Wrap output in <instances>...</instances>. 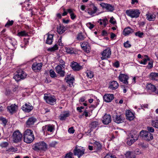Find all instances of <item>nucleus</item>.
Segmentation results:
<instances>
[{"instance_id": "1", "label": "nucleus", "mask_w": 158, "mask_h": 158, "mask_svg": "<svg viewBox=\"0 0 158 158\" xmlns=\"http://www.w3.org/2000/svg\"><path fill=\"white\" fill-rule=\"evenodd\" d=\"M24 141L27 143H30L34 140L35 137L33 131L27 129L23 133Z\"/></svg>"}, {"instance_id": "2", "label": "nucleus", "mask_w": 158, "mask_h": 158, "mask_svg": "<svg viewBox=\"0 0 158 158\" xmlns=\"http://www.w3.org/2000/svg\"><path fill=\"white\" fill-rule=\"evenodd\" d=\"M32 149L34 151H45L47 148V145L44 141H40L34 143L32 146Z\"/></svg>"}, {"instance_id": "3", "label": "nucleus", "mask_w": 158, "mask_h": 158, "mask_svg": "<svg viewBox=\"0 0 158 158\" xmlns=\"http://www.w3.org/2000/svg\"><path fill=\"white\" fill-rule=\"evenodd\" d=\"M129 136L127 139V143L129 145H131L138 139L139 134L137 133L136 131H134L132 133H130Z\"/></svg>"}, {"instance_id": "4", "label": "nucleus", "mask_w": 158, "mask_h": 158, "mask_svg": "<svg viewBox=\"0 0 158 158\" xmlns=\"http://www.w3.org/2000/svg\"><path fill=\"white\" fill-rule=\"evenodd\" d=\"M27 75L22 69L18 70L15 73L13 77L14 78L16 81H19L21 79H24L26 77Z\"/></svg>"}, {"instance_id": "5", "label": "nucleus", "mask_w": 158, "mask_h": 158, "mask_svg": "<svg viewBox=\"0 0 158 158\" xmlns=\"http://www.w3.org/2000/svg\"><path fill=\"white\" fill-rule=\"evenodd\" d=\"M126 14L131 18H138L140 13L139 10L138 9L127 10L126 11Z\"/></svg>"}, {"instance_id": "6", "label": "nucleus", "mask_w": 158, "mask_h": 158, "mask_svg": "<svg viewBox=\"0 0 158 158\" xmlns=\"http://www.w3.org/2000/svg\"><path fill=\"white\" fill-rule=\"evenodd\" d=\"M22 135L19 131H15L12 135L13 141L14 143H17L22 140Z\"/></svg>"}, {"instance_id": "7", "label": "nucleus", "mask_w": 158, "mask_h": 158, "mask_svg": "<svg viewBox=\"0 0 158 158\" xmlns=\"http://www.w3.org/2000/svg\"><path fill=\"white\" fill-rule=\"evenodd\" d=\"M44 99L47 103L50 104L54 105L56 103V99L54 96L46 94H44Z\"/></svg>"}, {"instance_id": "8", "label": "nucleus", "mask_w": 158, "mask_h": 158, "mask_svg": "<svg viewBox=\"0 0 158 158\" xmlns=\"http://www.w3.org/2000/svg\"><path fill=\"white\" fill-rule=\"evenodd\" d=\"M140 135L147 141H149L153 138L152 135L148 131H142L140 133Z\"/></svg>"}, {"instance_id": "9", "label": "nucleus", "mask_w": 158, "mask_h": 158, "mask_svg": "<svg viewBox=\"0 0 158 158\" xmlns=\"http://www.w3.org/2000/svg\"><path fill=\"white\" fill-rule=\"evenodd\" d=\"M111 54V50L109 48L104 50L102 53V56L101 57L102 60L107 59L110 57Z\"/></svg>"}, {"instance_id": "10", "label": "nucleus", "mask_w": 158, "mask_h": 158, "mask_svg": "<svg viewBox=\"0 0 158 158\" xmlns=\"http://www.w3.org/2000/svg\"><path fill=\"white\" fill-rule=\"evenodd\" d=\"M113 118L114 121L117 123H122L124 121V118L123 116L117 113L113 116Z\"/></svg>"}, {"instance_id": "11", "label": "nucleus", "mask_w": 158, "mask_h": 158, "mask_svg": "<svg viewBox=\"0 0 158 158\" xmlns=\"http://www.w3.org/2000/svg\"><path fill=\"white\" fill-rule=\"evenodd\" d=\"M85 149L83 147L75 148L74 150V154L75 155L78 156L79 158L83 155L85 153Z\"/></svg>"}, {"instance_id": "12", "label": "nucleus", "mask_w": 158, "mask_h": 158, "mask_svg": "<svg viewBox=\"0 0 158 158\" xmlns=\"http://www.w3.org/2000/svg\"><path fill=\"white\" fill-rule=\"evenodd\" d=\"M100 5L103 9H106L108 11L112 12L114 9V6L110 4L102 2Z\"/></svg>"}, {"instance_id": "13", "label": "nucleus", "mask_w": 158, "mask_h": 158, "mask_svg": "<svg viewBox=\"0 0 158 158\" xmlns=\"http://www.w3.org/2000/svg\"><path fill=\"white\" fill-rule=\"evenodd\" d=\"M70 66L72 69L75 71H79L82 69V67L78 63L74 61L71 63Z\"/></svg>"}, {"instance_id": "14", "label": "nucleus", "mask_w": 158, "mask_h": 158, "mask_svg": "<svg viewBox=\"0 0 158 158\" xmlns=\"http://www.w3.org/2000/svg\"><path fill=\"white\" fill-rule=\"evenodd\" d=\"M62 68L60 65H57L55 68L56 72L62 77H64L65 74V72L63 70Z\"/></svg>"}, {"instance_id": "15", "label": "nucleus", "mask_w": 158, "mask_h": 158, "mask_svg": "<svg viewBox=\"0 0 158 158\" xmlns=\"http://www.w3.org/2000/svg\"><path fill=\"white\" fill-rule=\"evenodd\" d=\"M55 126L54 125L52 124H49L45 126H44L42 127V130L44 132L45 131H48L52 132L53 131V130H54Z\"/></svg>"}, {"instance_id": "16", "label": "nucleus", "mask_w": 158, "mask_h": 158, "mask_svg": "<svg viewBox=\"0 0 158 158\" xmlns=\"http://www.w3.org/2000/svg\"><path fill=\"white\" fill-rule=\"evenodd\" d=\"M128 78L127 76L123 74H120L118 77L119 80L126 85H127L128 84L127 81Z\"/></svg>"}, {"instance_id": "17", "label": "nucleus", "mask_w": 158, "mask_h": 158, "mask_svg": "<svg viewBox=\"0 0 158 158\" xmlns=\"http://www.w3.org/2000/svg\"><path fill=\"white\" fill-rule=\"evenodd\" d=\"M97 10V7L94 4H92L90 5V8H89L86 11L90 15H92L96 13Z\"/></svg>"}, {"instance_id": "18", "label": "nucleus", "mask_w": 158, "mask_h": 158, "mask_svg": "<svg viewBox=\"0 0 158 158\" xmlns=\"http://www.w3.org/2000/svg\"><path fill=\"white\" fill-rule=\"evenodd\" d=\"M42 65L41 63L34 62L32 66V68L33 70L36 72L41 69Z\"/></svg>"}, {"instance_id": "19", "label": "nucleus", "mask_w": 158, "mask_h": 158, "mask_svg": "<svg viewBox=\"0 0 158 158\" xmlns=\"http://www.w3.org/2000/svg\"><path fill=\"white\" fill-rule=\"evenodd\" d=\"M22 109L25 112H29L33 109V107L29 103H26L22 107Z\"/></svg>"}, {"instance_id": "20", "label": "nucleus", "mask_w": 158, "mask_h": 158, "mask_svg": "<svg viewBox=\"0 0 158 158\" xmlns=\"http://www.w3.org/2000/svg\"><path fill=\"white\" fill-rule=\"evenodd\" d=\"M111 121V118L110 115L105 114L103 117L102 122L105 124H108Z\"/></svg>"}, {"instance_id": "21", "label": "nucleus", "mask_w": 158, "mask_h": 158, "mask_svg": "<svg viewBox=\"0 0 158 158\" xmlns=\"http://www.w3.org/2000/svg\"><path fill=\"white\" fill-rule=\"evenodd\" d=\"M126 115L127 119L129 121L133 120L134 118V115L130 110H128L126 111Z\"/></svg>"}, {"instance_id": "22", "label": "nucleus", "mask_w": 158, "mask_h": 158, "mask_svg": "<svg viewBox=\"0 0 158 158\" xmlns=\"http://www.w3.org/2000/svg\"><path fill=\"white\" fill-rule=\"evenodd\" d=\"M146 88L149 92H156V88L155 85L151 84H148L146 86Z\"/></svg>"}, {"instance_id": "23", "label": "nucleus", "mask_w": 158, "mask_h": 158, "mask_svg": "<svg viewBox=\"0 0 158 158\" xmlns=\"http://www.w3.org/2000/svg\"><path fill=\"white\" fill-rule=\"evenodd\" d=\"M114 98L113 94H106L103 97L104 101L107 102H111Z\"/></svg>"}, {"instance_id": "24", "label": "nucleus", "mask_w": 158, "mask_h": 158, "mask_svg": "<svg viewBox=\"0 0 158 158\" xmlns=\"http://www.w3.org/2000/svg\"><path fill=\"white\" fill-rule=\"evenodd\" d=\"M118 86V84L117 82L113 81L110 82L109 87L111 89L114 90L117 89Z\"/></svg>"}, {"instance_id": "25", "label": "nucleus", "mask_w": 158, "mask_h": 158, "mask_svg": "<svg viewBox=\"0 0 158 158\" xmlns=\"http://www.w3.org/2000/svg\"><path fill=\"white\" fill-rule=\"evenodd\" d=\"M57 29L58 33L60 34H62L66 30L65 27L63 25L61 24H60L57 27Z\"/></svg>"}, {"instance_id": "26", "label": "nucleus", "mask_w": 158, "mask_h": 158, "mask_svg": "<svg viewBox=\"0 0 158 158\" xmlns=\"http://www.w3.org/2000/svg\"><path fill=\"white\" fill-rule=\"evenodd\" d=\"M36 120L35 118L33 117H31L29 118L26 122V124L27 125L30 126L34 124Z\"/></svg>"}, {"instance_id": "27", "label": "nucleus", "mask_w": 158, "mask_h": 158, "mask_svg": "<svg viewBox=\"0 0 158 158\" xmlns=\"http://www.w3.org/2000/svg\"><path fill=\"white\" fill-rule=\"evenodd\" d=\"M134 32V30L131 28L128 27L124 30L123 34L125 36L128 35Z\"/></svg>"}, {"instance_id": "28", "label": "nucleus", "mask_w": 158, "mask_h": 158, "mask_svg": "<svg viewBox=\"0 0 158 158\" xmlns=\"http://www.w3.org/2000/svg\"><path fill=\"white\" fill-rule=\"evenodd\" d=\"M149 77L151 80L158 81V73L154 72L151 73L149 76Z\"/></svg>"}, {"instance_id": "29", "label": "nucleus", "mask_w": 158, "mask_h": 158, "mask_svg": "<svg viewBox=\"0 0 158 158\" xmlns=\"http://www.w3.org/2000/svg\"><path fill=\"white\" fill-rule=\"evenodd\" d=\"M146 16L147 19L149 21H154L156 18V15L154 14L149 13L146 14Z\"/></svg>"}, {"instance_id": "30", "label": "nucleus", "mask_w": 158, "mask_h": 158, "mask_svg": "<svg viewBox=\"0 0 158 158\" xmlns=\"http://www.w3.org/2000/svg\"><path fill=\"white\" fill-rule=\"evenodd\" d=\"M81 47L83 50L87 52H88L89 51V47L87 44V43L84 42L81 44Z\"/></svg>"}, {"instance_id": "31", "label": "nucleus", "mask_w": 158, "mask_h": 158, "mask_svg": "<svg viewBox=\"0 0 158 158\" xmlns=\"http://www.w3.org/2000/svg\"><path fill=\"white\" fill-rule=\"evenodd\" d=\"M47 35H48V37L46 40V43L48 44H52L53 41V35L48 34H47Z\"/></svg>"}, {"instance_id": "32", "label": "nucleus", "mask_w": 158, "mask_h": 158, "mask_svg": "<svg viewBox=\"0 0 158 158\" xmlns=\"http://www.w3.org/2000/svg\"><path fill=\"white\" fill-rule=\"evenodd\" d=\"M126 158H135V156L133 152H127L125 154Z\"/></svg>"}, {"instance_id": "33", "label": "nucleus", "mask_w": 158, "mask_h": 158, "mask_svg": "<svg viewBox=\"0 0 158 158\" xmlns=\"http://www.w3.org/2000/svg\"><path fill=\"white\" fill-rule=\"evenodd\" d=\"M16 106L15 104L12 105L10 106L7 107V109L10 113H13L15 111Z\"/></svg>"}, {"instance_id": "34", "label": "nucleus", "mask_w": 158, "mask_h": 158, "mask_svg": "<svg viewBox=\"0 0 158 158\" xmlns=\"http://www.w3.org/2000/svg\"><path fill=\"white\" fill-rule=\"evenodd\" d=\"M94 147L97 150L99 151L102 149V146L101 143L97 141H95L94 143Z\"/></svg>"}, {"instance_id": "35", "label": "nucleus", "mask_w": 158, "mask_h": 158, "mask_svg": "<svg viewBox=\"0 0 158 158\" xmlns=\"http://www.w3.org/2000/svg\"><path fill=\"white\" fill-rule=\"evenodd\" d=\"M69 112H67L63 114H61L60 115V119L61 120H65L66 118L69 116Z\"/></svg>"}, {"instance_id": "36", "label": "nucleus", "mask_w": 158, "mask_h": 158, "mask_svg": "<svg viewBox=\"0 0 158 158\" xmlns=\"http://www.w3.org/2000/svg\"><path fill=\"white\" fill-rule=\"evenodd\" d=\"M17 35L19 36H26L28 35V33L25 31L19 32Z\"/></svg>"}, {"instance_id": "37", "label": "nucleus", "mask_w": 158, "mask_h": 158, "mask_svg": "<svg viewBox=\"0 0 158 158\" xmlns=\"http://www.w3.org/2000/svg\"><path fill=\"white\" fill-rule=\"evenodd\" d=\"M144 56L145 57V58H144L140 62V63L141 64H146L147 63L148 61H149L150 60L149 58L148 57V56L145 55Z\"/></svg>"}, {"instance_id": "38", "label": "nucleus", "mask_w": 158, "mask_h": 158, "mask_svg": "<svg viewBox=\"0 0 158 158\" xmlns=\"http://www.w3.org/2000/svg\"><path fill=\"white\" fill-rule=\"evenodd\" d=\"M99 124L98 122L94 121L91 123L90 124V126L91 128H94L97 127Z\"/></svg>"}, {"instance_id": "39", "label": "nucleus", "mask_w": 158, "mask_h": 158, "mask_svg": "<svg viewBox=\"0 0 158 158\" xmlns=\"http://www.w3.org/2000/svg\"><path fill=\"white\" fill-rule=\"evenodd\" d=\"M66 52L68 53L72 54L74 53V50L73 48H65Z\"/></svg>"}, {"instance_id": "40", "label": "nucleus", "mask_w": 158, "mask_h": 158, "mask_svg": "<svg viewBox=\"0 0 158 158\" xmlns=\"http://www.w3.org/2000/svg\"><path fill=\"white\" fill-rule=\"evenodd\" d=\"M58 61L59 62V64L58 65H60L64 68L65 67V62L60 58L59 59Z\"/></svg>"}, {"instance_id": "41", "label": "nucleus", "mask_w": 158, "mask_h": 158, "mask_svg": "<svg viewBox=\"0 0 158 158\" xmlns=\"http://www.w3.org/2000/svg\"><path fill=\"white\" fill-rule=\"evenodd\" d=\"M152 124L154 127L158 128V119L152 120Z\"/></svg>"}, {"instance_id": "42", "label": "nucleus", "mask_w": 158, "mask_h": 158, "mask_svg": "<svg viewBox=\"0 0 158 158\" xmlns=\"http://www.w3.org/2000/svg\"><path fill=\"white\" fill-rule=\"evenodd\" d=\"M85 38L84 35L81 33L78 34L77 36V39L79 40H83Z\"/></svg>"}, {"instance_id": "43", "label": "nucleus", "mask_w": 158, "mask_h": 158, "mask_svg": "<svg viewBox=\"0 0 158 158\" xmlns=\"http://www.w3.org/2000/svg\"><path fill=\"white\" fill-rule=\"evenodd\" d=\"M58 49V45L57 44H55L53 47L49 48L48 50L51 52H52L57 50Z\"/></svg>"}, {"instance_id": "44", "label": "nucleus", "mask_w": 158, "mask_h": 158, "mask_svg": "<svg viewBox=\"0 0 158 158\" xmlns=\"http://www.w3.org/2000/svg\"><path fill=\"white\" fill-rule=\"evenodd\" d=\"M86 73L87 76L88 77H89L90 78H91L93 77V73L91 71L88 70Z\"/></svg>"}, {"instance_id": "45", "label": "nucleus", "mask_w": 158, "mask_h": 158, "mask_svg": "<svg viewBox=\"0 0 158 158\" xmlns=\"http://www.w3.org/2000/svg\"><path fill=\"white\" fill-rule=\"evenodd\" d=\"M49 73L50 76L54 78L57 77L56 75L54 70H50Z\"/></svg>"}, {"instance_id": "46", "label": "nucleus", "mask_w": 158, "mask_h": 158, "mask_svg": "<svg viewBox=\"0 0 158 158\" xmlns=\"http://www.w3.org/2000/svg\"><path fill=\"white\" fill-rule=\"evenodd\" d=\"M143 33L142 32H141L140 31H138L135 33V35L138 36L140 38H142L143 37Z\"/></svg>"}, {"instance_id": "47", "label": "nucleus", "mask_w": 158, "mask_h": 158, "mask_svg": "<svg viewBox=\"0 0 158 158\" xmlns=\"http://www.w3.org/2000/svg\"><path fill=\"white\" fill-rule=\"evenodd\" d=\"M64 158H74L73 157V153L69 152L66 154Z\"/></svg>"}, {"instance_id": "48", "label": "nucleus", "mask_w": 158, "mask_h": 158, "mask_svg": "<svg viewBox=\"0 0 158 158\" xmlns=\"http://www.w3.org/2000/svg\"><path fill=\"white\" fill-rule=\"evenodd\" d=\"M14 21L13 20H8L6 23L5 25V27H8L10 26H11L13 23Z\"/></svg>"}, {"instance_id": "49", "label": "nucleus", "mask_w": 158, "mask_h": 158, "mask_svg": "<svg viewBox=\"0 0 158 158\" xmlns=\"http://www.w3.org/2000/svg\"><path fill=\"white\" fill-rule=\"evenodd\" d=\"M9 143L7 142H2L0 144V146L2 148H6L7 147Z\"/></svg>"}, {"instance_id": "50", "label": "nucleus", "mask_w": 158, "mask_h": 158, "mask_svg": "<svg viewBox=\"0 0 158 158\" xmlns=\"http://www.w3.org/2000/svg\"><path fill=\"white\" fill-rule=\"evenodd\" d=\"M125 48H129L131 47V45L129 43L128 41H127L126 42H124L123 44Z\"/></svg>"}, {"instance_id": "51", "label": "nucleus", "mask_w": 158, "mask_h": 158, "mask_svg": "<svg viewBox=\"0 0 158 158\" xmlns=\"http://www.w3.org/2000/svg\"><path fill=\"white\" fill-rule=\"evenodd\" d=\"M104 158H116L115 156L111 154H107Z\"/></svg>"}, {"instance_id": "52", "label": "nucleus", "mask_w": 158, "mask_h": 158, "mask_svg": "<svg viewBox=\"0 0 158 158\" xmlns=\"http://www.w3.org/2000/svg\"><path fill=\"white\" fill-rule=\"evenodd\" d=\"M99 20L101 21L102 20V21L104 27H106L107 24L108 20L106 19H104L102 20L100 19Z\"/></svg>"}, {"instance_id": "53", "label": "nucleus", "mask_w": 158, "mask_h": 158, "mask_svg": "<svg viewBox=\"0 0 158 158\" xmlns=\"http://www.w3.org/2000/svg\"><path fill=\"white\" fill-rule=\"evenodd\" d=\"M133 152L134 154H135L136 155H139L141 153V151L139 150V149H135Z\"/></svg>"}, {"instance_id": "54", "label": "nucleus", "mask_w": 158, "mask_h": 158, "mask_svg": "<svg viewBox=\"0 0 158 158\" xmlns=\"http://www.w3.org/2000/svg\"><path fill=\"white\" fill-rule=\"evenodd\" d=\"M147 130L149 132H153L154 131V129L152 127H148Z\"/></svg>"}, {"instance_id": "55", "label": "nucleus", "mask_w": 158, "mask_h": 158, "mask_svg": "<svg viewBox=\"0 0 158 158\" xmlns=\"http://www.w3.org/2000/svg\"><path fill=\"white\" fill-rule=\"evenodd\" d=\"M65 79L66 80V81H74V78L73 77H70L69 78H68V77H65Z\"/></svg>"}, {"instance_id": "56", "label": "nucleus", "mask_w": 158, "mask_h": 158, "mask_svg": "<svg viewBox=\"0 0 158 158\" xmlns=\"http://www.w3.org/2000/svg\"><path fill=\"white\" fill-rule=\"evenodd\" d=\"M87 26L90 29H92L94 27V25L90 23H87Z\"/></svg>"}, {"instance_id": "57", "label": "nucleus", "mask_w": 158, "mask_h": 158, "mask_svg": "<svg viewBox=\"0 0 158 158\" xmlns=\"http://www.w3.org/2000/svg\"><path fill=\"white\" fill-rule=\"evenodd\" d=\"M1 120L3 123L4 124V125H6V123H7V121L6 119L4 118H2L1 119Z\"/></svg>"}, {"instance_id": "58", "label": "nucleus", "mask_w": 158, "mask_h": 158, "mask_svg": "<svg viewBox=\"0 0 158 158\" xmlns=\"http://www.w3.org/2000/svg\"><path fill=\"white\" fill-rule=\"evenodd\" d=\"M75 130L73 129V128L71 127L69 128L68 130V132L70 133H73L74 132Z\"/></svg>"}, {"instance_id": "59", "label": "nucleus", "mask_w": 158, "mask_h": 158, "mask_svg": "<svg viewBox=\"0 0 158 158\" xmlns=\"http://www.w3.org/2000/svg\"><path fill=\"white\" fill-rule=\"evenodd\" d=\"M113 65L114 66L118 68L119 66V64L118 61H117Z\"/></svg>"}, {"instance_id": "60", "label": "nucleus", "mask_w": 158, "mask_h": 158, "mask_svg": "<svg viewBox=\"0 0 158 158\" xmlns=\"http://www.w3.org/2000/svg\"><path fill=\"white\" fill-rule=\"evenodd\" d=\"M8 151L10 152H15V151H17V150L15 149L14 148H13V147H12L9 148L8 149Z\"/></svg>"}, {"instance_id": "61", "label": "nucleus", "mask_w": 158, "mask_h": 158, "mask_svg": "<svg viewBox=\"0 0 158 158\" xmlns=\"http://www.w3.org/2000/svg\"><path fill=\"white\" fill-rule=\"evenodd\" d=\"M114 19V18H113V17H111L110 20V22L113 24H114L116 23V22L115 21H113Z\"/></svg>"}, {"instance_id": "62", "label": "nucleus", "mask_w": 158, "mask_h": 158, "mask_svg": "<svg viewBox=\"0 0 158 158\" xmlns=\"http://www.w3.org/2000/svg\"><path fill=\"white\" fill-rule=\"evenodd\" d=\"M66 82L68 84H69V86L71 87L72 86H73V81H66Z\"/></svg>"}, {"instance_id": "63", "label": "nucleus", "mask_w": 158, "mask_h": 158, "mask_svg": "<svg viewBox=\"0 0 158 158\" xmlns=\"http://www.w3.org/2000/svg\"><path fill=\"white\" fill-rule=\"evenodd\" d=\"M70 16L71 18L72 19H74L76 17V16L74 14V13L70 14Z\"/></svg>"}, {"instance_id": "64", "label": "nucleus", "mask_w": 158, "mask_h": 158, "mask_svg": "<svg viewBox=\"0 0 158 158\" xmlns=\"http://www.w3.org/2000/svg\"><path fill=\"white\" fill-rule=\"evenodd\" d=\"M152 63L150 62L148 63V65L147 66V68L148 69H150L152 67Z\"/></svg>"}]
</instances>
